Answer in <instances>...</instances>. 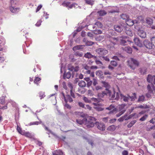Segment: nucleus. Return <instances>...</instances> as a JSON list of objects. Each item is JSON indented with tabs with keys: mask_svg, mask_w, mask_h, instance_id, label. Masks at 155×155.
Instances as JSON below:
<instances>
[{
	"mask_svg": "<svg viewBox=\"0 0 155 155\" xmlns=\"http://www.w3.org/2000/svg\"><path fill=\"white\" fill-rule=\"evenodd\" d=\"M96 52L99 55H105L108 53L107 50L104 48H98L95 50Z\"/></svg>",
	"mask_w": 155,
	"mask_h": 155,
	"instance_id": "obj_5",
	"label": "nucleus"
},
{
	"mask_svg": "<svg viewBox=\"0 0 155 155\" xmlns=\"http://www.w3.org/2000/svg\"><path fill=\"white\" fill-rule=\"evenodd\" d=\"M147 80L148 82L155 85V76L148 75L147 77Z\"/></svg>",
	"mask_w": 155,
	"mask_h": 155,
	"instance_id": "obj_9",
	"label": "nucleus"
},
{
	"mask_svg": "<svg viewBox=\"0 0 155 155\" xmlns=\"http://www.w3.org/2000/svg\"><path fill=\"white\" fill-rule=\"evenodd\" d=\"M68 69L71 71L73 72H77L79 70V67L78 66H73L71 64L68 65Z\"/></svg>",
	"mask_w": 155,
	"mask_h": 155,
	"instance_id": "obj_8",
	"label": "nucleus"
},
{
	"mask_svg": "<svg viewBox=\"0 0 155 155\" xmlns=\"http://www.w3.org/2000/svg\"><path fill=\"white\" fill-rule=\"evenodd\" d=\"M134 41L135 44L139 47H141L143 46L142 42L139 38H134Z\"/></svg>",
	"mask_w": 155,
	"mask_h": 155,
	"instance_id": "obj_16",
	"label": "nucleus"
},
{
	"mask_svg": "<svg viewBox=\"0 0 155 155\" xmlns=\"http://www.w3.org/2000/svg\"><path fill=\"white\" fill-rule=\"evenodd\" d=\"M86 3L87 4L92 5L94 4V1L93 0H84Z\"/></svg>",
	"mask_w": 155,
	"mask_h": 155,
	"instance_id": "obj_36",
	"label": "nucleus"
},
{
	"mask_svg": "<svg viewBox=\"0 0 155 155\" xmlns=\"http://www.w3.org/2000/svg\"><path fill=\"white\" fill-rule=\"evenodd\" d=\"M71 74L70 72H68L66 73H65L64 75V79L67 78L69 79L71 77Z\"/></svg>",
	"mask_w": 155,
	"mask_h": 155,
	"instance_id": "obj_31",
	"label": "nucleus"
},
{
	"mask_svg": "<svg viewBox=\"0 0 155 155\" xmlns=\"http://www.w3.org/2000/svg\"><path fill=\"white\" fill-rule=\"evenodd\" d=\"M17 2V0H11V5L16 4Z\"/></svg>",
	"mask_w": 155,
	"mask_h": 155,
	"instance_id": "obj_60",
	"label": "nucleus"
},
{
	"mask_svg": "<svg viewBox=\"0 0 155 155\" xmlns=\"http://www.w3.org/2000/svg\"><path fill=\"white\" fill-rule=\"evenodd\" d=\"M124 50L129 53H130L132 52V49L131 48L128 47H126L124 48Z\"/></svg>",
	"mask_w": 155,
	"mask_h": 155,
	"instance_id": "obj_40",
	"label": "nucleus"
},
{
	"mask_svg": "<svg viewBox=\"0 0 155 155\" xmlns=\"http://www.w3.org/2000/svg\"><path fill=\"white\" fill-rule=\"evenodd\" d=\"M108 12L109 13H117L119 12V9L117 7L113 6L109 8Z\"/></svg>",
	"mask_w": 155,
	"mask_h": 155,
	"instance_id": "obj_13",
	"label": "nucleus"
},
{
	"mask_svg": "<svg viewBox=\"0 0 155 155\" xmlns=\"http://www.w3.org/2000/svg\"><path fill=\"white\" fill-rule=\"evenodd\" d=\"M96 75L100 77L101 78H103L104 77L103 74H102V72L101 71H96Z\"/></svg>",
	"mask_w": 155,
	"mask_h": 155,
	"instance_id": "obj_37",
	"label": "nucleus"
},
{
	"mask_svg": "<svg viewBox=\"0 0 155 155\" xmlns=\"http://www.w3.org/2000/svg\"><path fill=\"white\" fill-rule=\"evenodd\" d=\"M95 25L99 28H101L102 27V25L100 22L97 21L95 23Z\"/></svg>",
	"mask_w": 155,
	"mask_h": 155,
	"instance_id": "obj_48",
	"label": "nucleus"
},
{
	"mask_svg": "<svg viewBox=\"0 0 155 155\" xmlns=\"http://www.w3.org/2000/svg\"><path fill=\"white\" fill-rule=\"evenodd\" d=\"M41 99L44 98L45 96V92H41L40 94Z\"/></svg>",
	"mask_w": 155,
	"mask_h": 155,
	"instance_id": "obj_59",
	"label": "nucleus"
},
{
	"mask_svg": "<svg viewBox=\"0 0 155 155\" xmlns=\"http://www.w3.org/2000/svg\"><path fill=\"white\" fill-rule=\"evenodd\" d=\"M84 68L86 70V71H85V73L86 74H90V73L91 71L89 70V69L90 68L87 65L85 66L84 67Z\"/></svg>",
	"mask_w": 155,
	"mask_h": 155,
	"instance_id": "obj_41",
	"label": "nucleus"
},
{
	"mask_svg": "<svg viewBox=\"0 0 155 155\" xmlns=\"http://www.w3.org/2000/svg\"><path fill=\"white\" fill-rule=\"evenodd\" d=\"M45 129L46 130L48 131V132H49L50 133H51V134H52L53 135H54V136L56 135L54 133L52 132L50 130H49L47 127H45Z\"/></svg>",
	"mask_w": 155,
	"mask_h": 155,
	"instance_id": "obj_56",
	"label": "nucleus"
},
{
	"mask_svg": "<svg viewBox=\"0 0 155 155\" xmlns=\"http://www.w3.org/2000/svg\"><path fill=\"white\" fill-rule=\"evenodd\" d=\"M94 44V43L91 41H87L86 45L87 46H91L93 45Z\"/></svg>",
	"mask_w": 155,
	"mask_h": 155,
	"instance_id": "obj_54",
	"label": "nucleus"
},
{
	"mask_svg": "<svg viewBox=\"0 0 155 155\" xmlns=\"http://www.w3.org/2000/svg\"><path fill=\"white\" fill-rule=\"evenodd\" d=\"M84 57L86 58L89 59L93 58V55L90 53L87 52L85 54Z\"/></svg>",
	"mask_w": 155,
	"mask_h": 155,
	"instance_id": "obj_35",
	"label": "nucleus"
},
{
	"mask_svg": "<svg viewBox=\"0 0 155 155\" xmlns=\"http://www.w3.org/2000/svg\"><path fill=\"white\" fill-rule=\"evenodd\" d=\"M120 38V37L117 38H112L110 39L111 42L114 45H115L119 41Z\"/></svg>",
	"mask_w": 155,
	"mask_h": 155,
	"instance_id": "obj_18",
	"label": "nucleus"
},
{
	"mask_svg": "<svg viewBox=\"0 0 155 155\" xmlns=\"http://www.w3.org/2000/svg\"><path fill=\"white\" fill-rule=\"evenodd\" d=\"M134 117V118H137L138 117H140V115L138 114H136L135 113L133 114L130 115L128 117L127 119H129L132 117Z\"/></svg>",
	"mask_w": 155,
	"mask_h": 155,
	"instance_id": "obj_29",
	"label": "nucleus"
},
{
	"mask_svg": "<svg viewBox=\"0 0 155 155\" xmlns=\"http://www.w3.org/2000/svg\"><path fill=\"white\" fill-rule=\"evenodd\" d=\"M136 122V120H133L131 121L129 124L127 126L128 127H130L134 125Z\"/></svg>",
	"mask_w": 155,
	"mask_h": 155,
	"instance_id": "obj_38",
	"label": "nucleus"
},
{
	"mask_svg": "<svg viewBox=\"0 0 155 155\" xmlns=\"http://www.w3.org/2000/svg\"><path fill=\"white\" fill-rule=\"evenodd\" d=\"M127 62L129 67L134 70L139 65V62L134 58H131L127 61Z\"/></svg>",
	"mask_w": 155,
	"mask_h": 155,
	"instance_id": "obj_2",
	"label": "nucleus"
},
{
	"mask_svg": "<svg viewBox=\"0 0 155 155\" xmlns=\"http://www.w3.org/2000/svg\"><path fill=\"white\" fill-rule=\"evenodd\" d=\"M148 117V115L147 114H145L140 119V120L141 121H144Z\"/></svg>",
	"mask_w": 155,
	"mask_h": 155,
	"instance_id": "obj_46",
	"label": "nucleus"
},
{
	"mask_svg": "<svg viewBox=\"0 0 155 155\" xmlns=\"http://www.w3.org/2000/svg\"><path fill=\"white\" fill-rule=\"evenodd\" d=\"M86 120V119L84 118L82 120H80L79 119H77L76 120V122L77 124L79 125H81L82 124H85V123Z\"/></svg>",
	"mask_w": 155,
	"mask_h": 155,
	"instance_id": "obj_24",
	"label": "nucleus"
},
{
	"mask_svg": "<svg viewBox=\"0 0 155 155\" xmlns=\"http://www.w3.org/2000/svg\"><path fill=\"white\" fill-rule=\"evenodd\" d=\"M147 89L148 92L150 93H153V90L155 91V86L153 84H152L151 86L150 85H148L147 86Z\"/></svg>",
	"mask_w": 155,
	"mask_h": 155,
	"instance_id": "obj_17",
	"label": "nucleus"
},
{
	"mask_svg": "<svg viewBox=\"0 0 155 155\" xmlns=\"http://www.w3.org/2000/svg\"><path fill=\"white\" fill-rule=\"evenodd\" d=\"M83 100L86 103H90L91 101L90 100H89L87 97H84Z\"/></svg>",
	"mask_w": 155,
	"mask_h": 155,
	"instance_id": "obj_53",
	"label": "nucleus"
},
{
	"mask_svg": "<svg viewBox=\"0 0 155 155\" xmlns=\"http://www.w3.org/2000/svg\"><path fill=\"white\" fill-rule=\"evenodd\" d=\"M78 85L81 87H84L86 86L85 82L83 81H80L78 82Z\"/></svg>",
	"mask_w": 155,
	"mask_h": 155,
	"instance_id": "obj_25",
	"label": "nucleus"
},
{
	"mask_svg": "<svg viewBox=\"0 0 155 155\" xmlns=\"http://www.w3.org/2000/svg\"><path fill=\"white\" fill-rule=\"evenodd\" d=\"M101 83L102 84L103 86L107 88L109 87V85L107 82L105 81H102Z\"/></svg>",
	"mask_w": 155,
	"mask_h": 155,
	"instance_id": "obj_39",
	"label": "nucleus"
},
{
	"mask_svg": "<svg viewBox=\"0 0 155 155\" xmlns=\"http://www.w3.org/2000/svg\"><path fill=\"white\" fill-rule=\"evenodd\" d=\"M63 96L64 98V101L65 103H67L68 101L71 103L73 101V100L71 96L69 94H67L66 96H65L64 94H63Z\"/></svg>",
	"mask_w": 155,
	"mask_h": 155,
	"instance_id": "obj_15",
	"label": "nucleus"
},
{
	"mask_svg": "<svg viewBox=\"0 0 155 155\" xmlns=\"http://www.w3.org/2000/svg\"><path fill=\"white\" fill-rule=\"evenodd\" d=\"M23 135L25 136L26 137L29 138H33V135H32L31 133L28 132H25V131Z\"/></svg>",
	"mask_w": 155,
	"mask_h": 155,
	"instance_id": "obj_28",
	"label": "nucleus"
},
{
	"mask_svg": "<svg viewBox=\"0 0 155 155\" xmlns=\"http://www.w3.org/2000/svg\"><path fill=\"white\" fill-rule=\"evenodd\" d=\"M10 11L13 13H16L18 12L19 11V9L18 8H15L11 5L10 8Z\"/></svg>",
	"mask_w": 155,
	"mask_h": 155,
	"instance_id": "obj_20",
	"label": "nucleus"
},
{
	"mask_svg": "<svg viewBox=\"0 0 155 155\" xmlns=\"http://www.w3.org/2000/svg\"><path fill=\"white\" fill-rule=\"evenodd\" d=\"M119 94V97L120 95V99L121 100L124 101L125 102H128L130 101H134L136 99V94L134 93L133 95L131 96H130L128 95H124L121 94Z\"/></svg>",
	"mask_w": 155,
	"mask_h": 155,
	"instance_id": "obj_3",
	"label": "nucleus"
},
{
	"mask_svg": "<svg viewBox=\"0 0 155 155\" xmlns=\"http://www.w3.org/2000/svg\"><path fill=\"white\" fill-rule=\"evenodd\" d=\"M111 73L110 72L108 71L107 70H105L104 72V74L105 75H111Z\"/></svg>",
	"mask_w": 155,
	"mask_h": 155,
	"instance_id": "obj_63",
	"label": "nucleus"
},
{
	"mask_svg": "<svg viewBox=\"0 0 155 155\" xmlns=\"http://www.w3.org/2000/svg\"><path fill=\"white\" fill-rule=\"evenodd\" d=\"M75 114L77 115V116L80 117H85V115L84 113L82 112H74Z\"/></svg>",
	"mask_w": 155,
	"mask_h": 155,
	"instance_id": "obj_26",
	"label": "nucleus"
},
{
	"mask_svg": "<svg viewBox=\"0 0 155 155\" xmlns=\"http://www.w3.org/2000/svg\"><path fill=\"white\" fill-rule=\"evenodd\" d=\"M17 130L20 134L22 135L23 134L25 131H22L21 128L18 125H17Z\"/></svg>",
	"mask_w": 155,
	"mask_h": 155,
	"instance_id": "obj_33",
	"label": "nucleus"
},
{
	"mask_svg": "<svg viewBox=\"0 0 155 155\" xmlns=\"http://www.w3.org/2000/svg\"><path fill=\"white\" fill-rule=\"evenodd\" d=\"M55 151L58 155H62L63 154V152L61 150H58Z\"/></svg>",
	"mask_w": 155,
	"mask_h": 155,
	"instance_id": "obj_49",
	"label": "nucleus"
},
{
	"mask_svg": "<svg viewBox=\"0 0 155 155\" xmlns=\"http://www.w3.org/2000/svg\"><path fill=\"white\" fill-rule=\"evenodd\" d=\"M83 46V45H77L76 46H74L73 47V49L74 51H75L76 50H79L82 48V47Z\"/></svg>",
	"mask_w": 155,
	"mask_h": 155,
	"instance_id": "obj_42",
	"label": "nucleus"
},
{
	"mask_svg": "<svg viewBox=\"0 0 155 155\" xmlns=\"http://www.w3.org/2000/svg\"><path fill=\"white\" fill-rule=\"evenodd\" d=\"M124 105H121L120 106L119 109L120 111L118 114H116V116L117 117H120L125 112V110L124 108Z\"/></svg>",
	"mask_w": 155,
	"mask_h": 155,
	"instance_id": "obj_14",
	"label": "nucleus"
},
{
	"mask_svg": "<svg viewBox=\"0 0 155 155\" xmlns=\"http://www.w3.org/2000/svg\"><path fill=\"white\" fill-rule=\"evenodd\" d=\"M126 23L130 26H133L134 24V21L129 18L126 21Z\"/></svg>",
	"mask_w": 155,
	"mask_h": 155,
	"instance_id": "obj_22",
	"label": "nucleus"
},
{
	"mask_svg": "<svg viewBox=\"0 0 155 155\" xmlns=\"http://www.w3.org/2000/svg\"><path fill=\"white\" fill-rule=\"evenodd\" d=\"M93 33L96 35L100 34L102 33V31L101 30H96L93 31Z\"/></svg>",
	"mask_w": 155,
	"mask_h": 155,
	"instance_id": "obj_43",
	"label": "nucleus"
},
{
	"mask_svg": "<svg viewBox=\"0 0 155 155\" xmlns=\"http://www.w3.org/2000/svg\"><path fill=\"white\" fill-rule=\"evenodd\" d=\"M94 108L98 111H101L104 109L100 106L95 107H94Z\"/></svg>",
	"mask_w": 155,
	"mask_h": 155,
	"instance_id": "obj_50",
	"label": "nucleus"
},
{
	"mask_svg": "<svg viewBox=\"0 0 155 155\" xmlns=\"http://www.w3.org/2000/svg\"><path fill=\"white\" fill-rule=\"evenodd\" d=\"M120 44L122 45H127L130 41L128 40L127 37L125 36H122L120 37Z\"/></svg>",
	"mask_w": 155,
	"mask_h": 155,
	"instance_id": "obj_7",
	"label": "nucleus"
},
{
	"mask_svg": "<svg viewBox=\"0 0 155 155\" xmlns=\"http://www.w3.org/2000/svg\"><path fill=\"white\" fill-rule=\"evenodd\" d=\"M145 97L144 95H142L140 96L137 102H143L145 101Z\"/></svg>",
	"mask_w": 155,
	"mask_h": 155,
	"instance_id": "obj_32",
	"label": "nucleus"
},
{
	"mask_svg": "<svg viewBox=\"0 0 155 155\" xmlns=\"http://www.w3.org/2000/svg\"><path fill=\"white\" fill-rule=\"evenodd\" d=\"M95 62L97 64L103 65L101 61H100L99 59H96V60H95Z\"/></svg>",
	"mask_w": 155,
	"mask_h": 155,
	"instance_id": "obj_52",
	"label": "nucleus"
},
{
	"mask_svg": "<svg viewBox=\"0 0 155 155\" xmlns=\"http://www.w3.org/2000/svg\"><path fill=\"white\" fill-rule=\"evenodd\" d=\"M143 45L147 48L150 49L153 47V44L147 40H145L143 41Z\"/></svg>",
	"mask_w": 155,
	"mask_h": 155,
	"instance_id": "obj_10",
	"label": "nucleus"
},
{
	"mask_svg": "<svg viewBox=\"0 0 155 155\" xmlns=\"http://www.w3.org/2000/svg\"><path fill=\"white\" fill-rule=\"evenodd\" d=\"M5 103V97L2 96L0 99V103L2 104H4Z\"/></svg>",
	"mask_w": 155,
	"mask_h": 155,
	"instance_id": "obj_47",
	"label": "nucleus"
},
{
	"mask_svg": "<svg viewBox=\"0 0 155 155\" xmlns=\"http://www.w3.org/2000/svg\"><path fill=\"white\" fill-rule=\"evenodd\" d=\"M71 96L73 98H75L76 97V96L74 93V91L73 90H70V91Z\"/></svg>",
	"mask_w": 155,
	"mask_h": 155,
	"instance_id": "obj_45",
	"label": "nucleus"
},
{
	"mask_svg": "<svg viewBox=\"0 0 155 155\" xmlns=\"http://www.w3.org/2000/svg\"><path fill=\"white\" fill-rule=\"evenodd\" d=\"M98 15L100 16H104L106 14V12L104 10H100L97 12Z\"/></svg>",
	"mask_w": 155,
	"mask_h": 155,
	"instance_id": "obj_34",
	"label": "nucleus"
},
{
	"mask_svg": "<svg viewBox=\"0 0 155 155\" xmlns=\"http://www.w3.org/2000/svg\"><path fill=\"white\" fill-rule=\"evenodd\" d=\"M121 18L123 19L126 21H127L129 18V16L126 14H123L120 15Z\"/></svg>",
	"mask_w": 155,
	"mask_h": 155,
	"instance_id": "obj_27",
	"label": "nucleus"
},
{
	"mask_svg": "<svg viewBox=\"0 0 155 155\" xmlns=\"http://www.w3.org/2000/svg\"><path fill=\"white\" fill-rule=\"evenodd\" d=\"M114 94L112 93L110 91L106 88L105 90L98 94V96L100 98L103 97L105 95H106L110 97V99L112 100H117L119 98V95L118 92H113Z\"/></svg>",
	"mask_w": 155,
	"mask_h": 155,
	"instance_id": "obj_1",
	"label": "nucleus"
},
{
	"mask_svg": "<svg viewBox=\"0 0 155 155\" xmlns=\"http://www.w3.org/2000/svg\"><path fill=\"white\" fill-rule=\"evenodd\" d=\"M64 106L66 108L68 109H70L71 108V106L68 104H67V103H66V104L64 105Z\"/></svg>",
	"mask_w": 155,
	"mask_h": 155,
	"instance_id": "obj_61",
	"label": "nucleus"
},
{
	"mask_svg": "<svg viewBox=\"0 0 155 155\" xmlns=\"http://www.w3.org/2000/svg\"><path fill=\"white\" fill-rule=\"evenodd\" d=\"M105 110H108L107 112L109 114H114L117 112V109L115 106L112 104L110 105L108 107L106 108Z\"/></svg>",
	"mask_w": 155,
	"mask_h": 155,
	"instance_id": "obj_6",
	"label": "nucleus"
},
{
	"mask_svg": "<svg viewBox=\"0 0 155 155\" xmlns=\"http://www.w3.org/2000/svg\"><path fill=\"white\" fill-rule=\"evenodd\" d=\"M137 34L141 38H145L146 37V33L142 29H140L138 30Z\"/></svg>",
	"mask_w": 155,
	"mask_h": 155,
	"instance_id": "obj_11",
	"label": "nucleus"
},
{
	"mask_svg": "<svg viewBox=\"0 0 155 155\" xmlns=\"http://www.w3.org/2000/svg\"><path fill=\"white\" fill-rule=\"evenodd\" d=\"M111 65L114 66H116L117 65V62L114 61H111L110 62Z\"/></svg>",
	"mask_w": 155,
	"mask_h": 155,
	"instance_id": "obj_55",
	"label": "nucleus"
},
{
	"mask_svg": "<svg viewBox=\"0 0 155 155\" xmlns=\"http://www.w3.org/2000/svg\"><path fill=\"white\" fill-rule=\"evenodd\" d=\"M92 83V81H91L90 80L88 82H87V87L90 86Z\"/></svg>",
	"mask_w": 155,
	"mask_h": 155,
	"instance_id": "obj_64",
	"label": "nucleus"
},
{
	"mask_svg": "<svg viewBox=\"0 0 155 155\" xmlns=\"http://www.w3.org/2000/svg\"><path fill=\"white\" fill-rule=\"evenodd\" d=\"M95 125L98 129L100 130L103 131L105 130V126L103 123L96 122L95 123Z\"/></svg>",
	"mask_w": 155,
	"mask_h": 155,
	"instance_id": "obj_12",
	"label": "nucleus"
},
{
	"mask_svg": "<svg viewBox=\"0 0 155 155\" xmlns=\"http://www.w3.org/2000/svg\"><path fill=\"white\" fill-rule=\"evenodd\" d=\"M114 29L117 32H120L123 30V27L120 25H115L114 26Z\"/></svg>",
	"mask_w": 155,
	"mask_h": 155,
	"instance_id": "obj_19",
	"label": "nucleus"
},
{
	"mask_svg": "<svg viewBox=\"0 0 155 155\" xmlns=\"http://www.w3.org/2000/svg\"><path fill=\"white\" fill-rule=\"evenodd\" d=\"M87 93L90 96H92L93 94L92 91L91 90H88L87 91Z\"/></svg>",
	"mask_w": 155,
	"mask_h": 155,
	"instance_id": "obj_62",
	"label": "nucleus"
},
{
	"mask_svg": "<svg viewBox=\"0 0 155 155\" xmlns=\"http://www.w3.org/2000/svg\"><path fill=\"white\" fill-rule=\"evenodd\" d=\"M74 54L75 55L79 57H82L83 55V54L82 52H80L79 51L75 52L74 53Z\"/></svg>",
	"mask_w": 155,
	"mask_h": 155,
	"instance_id": "obj_44",
	"label": "nucleus"
},
{
	"mask_svg": "<svg viewBox=\"0 0 155 155\" xmlns=\"http://www.w3.org/2000/svg\"><path fill=\"white\" fill-rule=\"evenodd\" d=\"M151 40L153 46L155 47V37H152L151 39Z\"/></svg>",
	"mask_w": 155,
	"mask_h": 155,
	"instance_id": "obj_51",
	"label": "nucleus"
},
{
	"mask_svg": "<svg viewBox=\"0 0 155 155\" xmlns=\"http://www.w3.org/2000/svg\"><path fill=\"white\" fill-rule=\"evenodd\" d=\"M146 22L147 24V26H150L153 23V21L151 18H147L146 19Z\"/></svg>",
	"mask_w": 155,
	"mask_h": 155,
	"instance_id": "obj_23",
	"label": "nucleus"
},
{
	"mask_svg": "<svg viewBox=\"0 0 155 155\" xmlns=\"http://www.w3.org/2000/svg\"><path fill=\"white\" fill-rule=\"evenodd\" d=\"M125 32L127 35L130 36H132L133 35L132 31L129 28L126 27L125 28Z\"/></svg>",
	"mask_w": 155,
	"mask_h": 155,
	"instance_id": "obj_21",
	"label": "nucleus"
},
{
	"mask_svg": "<svg viewBox=\"0 0 155 155\" xmlns=\"http://www.w3.org/2000/svg\"><path fill=\"white\" fill-rule=\"evenodd\" d=\"M34 82L35 84L38 85L39 82V78L38 77L36 78Z\"/></svg>",
	"mask_w": 155,
	"mask_h": 155,
	"instance_id": "obj_58",
	"label": "nucleus"
},
{
	"mask_svg": "<svg viewBox=\"0 0 155 155\" xmlns=\"http://www.w3.org/2000/svg\"><path fill=\"white\" fill-rule=\"evenodd\" d=\"M68 86L70 89V90H73V86L72 83L70 82L68 83Z\"/></svg>",
	"mask_w": 155,
	"mask_h": 155,
	"instance_id": "obj_57",
	"label": "nucleus"
},
{
	"mask_svg": "<svg viewBox=\"0 0 155 155\" xmlns=\"http://www.w3.org/2000/svg\"><path fill=\"white\" fill-rule=\"evenodd\" d=\"M147 68L145 67H143L140 68V72L141 74H145Z\"/></svg>",
	"mask_w": 155,
	"mask_h": 155,
	"instance_id": "obj_30",
	"label": "nucleus"
},
{
	"mask_svg": "<svg viewBox=\"0 0 155 155\" xmlns=\"http://www.w3.org/2000/svg\"><path fill=\"white\" fill-rule=\"evenodd\" d=\"M96 119L94 117H91L87 119H86L85 124L88 127H91L94 125V123L93 121H95Z\"/></svg>",
	"mask_w": 155,
	"mask_h": 155,
	"instance_id": "obj_4",
	"label": "nucleus"
}]
</instances>
